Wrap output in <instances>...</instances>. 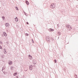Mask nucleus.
Masks as SVG:
<instances>
[{
  "mask_svg": "<svg viewBox=\"0 0 78 78\" xmlns=\"http://www.w3.org/2000/svg\"><path fill=\"white\" fill-rule=\"evenodd\" d=\"M55 63H56V60H55Z\"/></svg>",
  "mask_w": 78,
  "mask_h": 78,
  "instance_id": "18",
  "label": "nucleus"
},
{
  "mask_svg": "<svg viewBox=\"0 0 78 78\" xmlns=\"http://www.w3.org/2000/svg\"><path fill=\"white\" fill-rule=\"evenodd\" d=\"M27 25H28V23L27 22Z\"/></svg>",
  "mask_w": 78,
  "mask_h": 78,
  "instance_id": "19",
  "label": "nucleus"
},
{
  "mask_svg": "<svg viewBox=\"0 0 78 78\" xmlns=\"http://www.w3.org/2000/svg\"><path fill=\"white\" fill-rule=\"evenodd\" d=\"M26 4H27V5H29V2H28V1H26Z\"/></svg>",
  "mask_w": 78,
  "mask_h": 78,
  "instance_id": "8",
  "label": "nucleus"
},
{
  "mask_svg": "<svg viewBox=\"0 0 78 78\" xmlns=\"http://www.w3.org/2000/svg\"><path fill=\"white\" fill-rule=\"evenodd\" d=\"M32 40L33 43H34V41H33V39H32Z\"/></svg>",
  "mask_w": 78,
  "mask_h": 78,
  "instance_id": "16",
  "label": "nucleus"
},
{
  "mask_svg": "<svg viewBox=\"0 0 78 78\" xmlns=\"http://www.w3.org/2000/svg\"><path fill=\"white\" fill-rule=\"evenodd\" d=\"M5 25L6 27H8V26H9V23H6L5 24Z\"/></svg>",
  "mask_w": 78,
  "mask_h": 78,
  "instance_id": "9",
  "label": "nucleus"
},
{
  "mask_svg": "<svg viewBox=\"0 0 78 78\" xmlns=\"http://www.w3.org/2000/svg\"><path fill=\"white\" fill-rule=\"evenodd\" d=\"M32 65H30V70H32Z\"/></svg>",
  "mask_w": 78,
  "mask_h": 78,
  "instance_id": "5",
  "label": "nucleus"
},
{
  "mask_svg": "<svg viewBox=\"0 0 78 78\" xmlns=\"http://www.w3.org/2000/svg\"><path fill=\"white\" fill-rule=\"evenodd\" d=\"M75 76H76V77H77V76H76L75 75Z\"/></svg>",
  "mask_w": 78,
  "mask_h": 78,
  "instance_id": "22",
  "label": "nucleus"
},
{
  "mask_svg": "<svg viewBox=\"0 0 78 78\" xmlns=\"http://www.w3.org/2000/svg\"><path fill=\"white\" fill-rule=\"evenodd\" d=\"M49 31L50 32L53 31H54V29L51 28L49 29Z\"/></svg>",
  "mask_w": 78,
  "mask_h": 78,
  "instance_id": "4",
  "label": "nucleus"
},
{
  "mask_svg": "<svg viewBox=\"0 0 78 78\" xmlns=\"http://www.w3.org/2000/svg\"><path fill=\"white\" fill-rule=\"evenodd\" d=\"M16 10H18V11L19 10V9H18V8H17V7H16Z\"/></svg>",
  "mask_w": 78,
  "mask_h": 78,
  "instance_id": "14",
  "label": "nucleus"
},
{
  "mask_svg": "<svg viewBox=\"0 0 78 78\" xmlns=\"http://www.w3.org/2000/svg\"><path fill=\"white\" fill-rule=\"evenodd\" d=\"M0 43L1 44H2V41H0Z\"/></svg>",
  "mask_w": 78,
  "mask_h": 78,
  "instance_id": "17",
  "label": "nucleus"
},
{
  "mask_svg": "<svg viewBox=\"0 0 78 78\" xmlns=\"http://www.w3.org/2000/svg\"><path fill=\"white\" fill-rule=\"evenodd\" d=\"M51 8H52V9H54V8H55V4L52 3L51 5Z\"/></svg>",
  "mask_w": 78,
  "mask_h": 78,
  "instance_id": "1",
  "label": "nucleus"
},
{
  "mask_svg": "<svg viewBox=\"0 0 78 78\" xmlns=\"http://www.w3.org/2000/svg\"><path fill=\"white\" fill-rule=\"evenodd\" d=\"M46 41H49V42H50V37H46Z\"/></svg>",
  "mask_w": 78,
  "mask_h": 78,
  "instance_id": "2",
  "label": "nucleus"
},
{
  "mask_svg": "<svg viewBox=\"0 0 78 78\" xmlns=\"http://www.w3.org/2000/svg\"><path fill=\"white\" fill-rule=\"evenodd\" d=\"M15 20L16 21V22L18 21V19H17V18L16 17L15 18Z\"/></svg>",
  "mask_w": 78,
  "mask_h": 78,
  "instance_id": "10",
  "label": "nucleus"
},
{
  "mask_svg": "<svg viewBox=\"0 0 78 78\" xmlns=\"http://www.w3.org/2000/svg\"><path fill=\"white\" fill-rule=\"evenodd\" d=\"M67 28H69V29L70 30H71V29H72V27H71L70 26H69V25L68 26Z\"/></svg>",
  "mask_w": 78,
  "mask_h": 78,
  "instance_id": "3",
  "label": "nucleus"
},
{
  "mask_svg": "<svg viewBox=\"0 0 78 78\" xmlns=\"http://www.w3.org/2000/svg\"><path fill=\"white\" fill-rule=\"evenodd\" d=\"M0 48L1 49H2V46H0Z\"/></svg>",
  "mask_w": 78,
  "mask_h": 78,
  "instance_id": "15",
  "label": "nucleus"
},
{
  "mask_svg": "<svg viewBox=\"0 0 78 78\" xmlns=\"http://www.w3.org/2000/svg\"><path fill=\"white\" fill-rule=\"evenodd\" d=\"M4 35L5 36H7V34L5 32H3Z\"/></svg>",
  "mask_w": 78,
  "mask_h": 78,
  "instance_id": "6",
  "label": "nucleus"
},
{
  "mask_svg": "<svg viewBox=\"0 0 78 78\" xmlns=\"http://www.w3.org/2000/svg\"><path fill=\"white\" fill-rule=\"evenodd\" d=\"M12 61H10V62L9 63V65H11V64H12Z\"/></svg>",
  "mask_w": 78,
  "mask_h": 78,
  "instance_id": "11",
  "label": "nucleus"
},
{
  "mask_svg": "<svg viewBox=\"0 0 78 78\" xmlns=\"http://www.w3.org/2000/svg\"><path fill=\"white\" fill-rule=\"evenodd\" d=\"M33 63L34 64H36V62H33Z\"/></svg>",
  "mask_w": 78,
  "mask_h": 78,
  "instance_id": "13",
  "label": "nucleus"
},
{
  "mask_svg": "<svg viewBox=\"0 0 78 78\" xmlns=\"http://www.w3.org/2000/svg\"><path fill=\"white\" fill-rule=\"evenodd\" d=\"M4 53H6V52L5 51V52H4Z\"/></svg>",
  "mask_w": 78,
  "mask_h": 78,
  "instance_id": "20",
  "label": "nucleus"
},
{
  "mask_svg": "<svg viewBox=\"0 0 78 78\" xmlns=\"http://www.w3.org/2000/svg\"><path fill=\"white\" fill-rule=\"evenodd\" d=\"M2 18H4V17H2Z\"/></svg>",
  "mask_w": 78,
  "mask_h": 78,
  "instance_id": "21",
  "label": "nucleus"
},
{
  "mask_svg": "<svg viewBox=\"0 0 78 78\" xmlns=\"http://www.w3.org/2000/svg\"><path fill=\"white\" fill-rule=\"evenodd\" d=\"M29 59H32V57L31 56L29 55Z\"/></svg>",
  "mask_w": 78,
  "mask_h": 78,
  "instance_id": "7",
  "label": "nucleus"
},
{
  "mask_svg": "<svg viewBox=\"0 0 78 78\" xmlns=\"http://www.w3.org/2000/svg\"><path fill=\"white\" fill-rule=\"evenodd\" d=\"M17 73H16L14 74L13 75L14 76H16V75H17Z\"/></svg>",
  "mask_w": 78,
  "mask_h": 78,
  "instance_id": "12",
  "label": "nucleus"
}]
</instances>
